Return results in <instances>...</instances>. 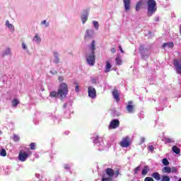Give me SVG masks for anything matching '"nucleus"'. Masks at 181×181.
<instances>
[{"label": "nucleus", "mask_w": 181, "mask_h": 181, "mask_svg": "<svg viewBox=\"0 0 181 181\" xmlns=\"http://www.w3.org/2000/svg\"><path fill=\"white\" fill-rule=\"evenodd\" d=\"M168 47H170V49H173L175 45L173 42H167Z\"/></svg>", "instance_id": "f704fd0d"}, {"label": "nucleus", "mask_w": 181, "mask_h": 181, "mask_svg": "<svg viewBox=\"0 0 181 181\" xmlns=\"http://www.w3.org/2000/svg\"><path fill=\"white\" fill-rule=\"evenodd\" d=\"M112 94L115 100H116V101L118 103V101H119V93H118V89L115 88L113 90V91L112 92Z\"/></svg>", "instance_id": "ddd939ff"}, {"label": "nucleus", "mask_w": 181, "mask_h": 181, "mask_svg": "<svg viewBox=\"0 0 181 181\" xmlns=\"http://www.w3.org/2000/svg\"><path fill=\"white\" fill-rule=\"evenodd\" d=\"M144 181H154L153 180V178L151 177H146L145 179H144Z\"/></svg>", "instance_id": "ea45409f"}, {"label": "nucleus", "mask_w": 181, "mask_h": 181, "mask_svg": "<svg viewBox=\"0 0 181 181\" xmlns=\"http://www.w3.org/2000/svg\"><path fill=\"white\" fill-rule=\"evenodd\" d=\"M163 173H172V168L170 167H164L163 168Z\"/></svg>", "instance_id": "4be33fe9"}, {"label": "nucleus", "mask_w": 181, "mask_h": 181, "mask_svg": "<svg viewBox=\"0 0 181 181\" xmlns=\"http://www.w3.org/2000/svg\"><path fill=\"white\" fill-rule=\"evenodd\" d=\"M126 109L129 114H133V112H135V105H134V102L129 101Z\"/></svg>", "instance_id": "1a4fd4ad"}, {"label": "nucleus", "mask_w": 181, "mask_h": 181, "mask_svg": "<svg viewBox=\"0 0 181 181\" xmlns=\"http://www.w3.org/2000/svg\"><path fill=\"white\" fill-rule=\"evenodd\" d=\"M6 26L9 28V30H11V32L12 33H13V32H15V26H13V24H11V23H9V20H7V21H6Z\"/></svg>", "instance_id": "4468645a"}, {"label": "nucleus", "mask_w": 181, "mask_h": 181, "mask_svg": "<svg viewBox=\"0 0 181 181\" xmlns=\"http://www.w3.org/2000/svg\"><path fill=\"white\" fill-rule=\"evenodd\" d=\"M166 46H168V42H165L163 44V47H166Z\"/></svg>", "instance_id": "09e8293b"}, {"label": "nucleus", "mask_w": 181, "mask_h": 181, "mask_svg": "<svg viewBox=\"0 0 181 181\" xmlns=\"http://www.w3.org/2000/svg\"><path fill=\"white\" fill-rule=\"evenodd\" d=\"M142 1H139L136 5V11H139L141 9V6H142Z\"/></svg>", "instance_id": "b1692460"}, {"label": "nucleus", "mask_w": 181, "mask_h": 181, "mask_svg": "<svg viewBox=\"0 0 181 181\" xmlns=\"http://www.w3.org/2000/svg\"><path fill=\"white\" fill-rule=\"evenodd\" d=\"M111 52L112 53H115V48H112Z\"/></svg>", "instance_id": "8fccbe9b"}, {"label": "nucleus", "mask_w": 181, "mask_h": 181, "mask_svg": "<svg viewBox=\"0 0 181 181\" xmlns=\"http://www.w3.org/2000/svg\"><path fill=\"white\" fill-rule=\"evenodd\" d=\"M93 24L94 28L96 29V30H98V28H99V25H98V22L97 21H93Z\"/></svg>", "instance_id": "2f4dec72"}, {"label": "nucleus", "mask_w": 181, "mask_h": 181, "mask_svg": "<svg viewBox=\"0 0 181 181\" xmlns=\"http://www.w3.org/2000/svg\"><path fill=\"white\" fill-rule=\"evenodd\" d=\"M0 134H2V131L0 130Z\"/></svg>", "instance_id": "6e6d98bb"}, {"label": "nucleus", "mask_w": 181, "mask_h": 181, "mask_svg": "<svg viewBox=\"0 0 181 181\" xmlns=\"http://www.w3.org/2000/svg\"><path fill=\"white\" fill-rule=\"evenodd\" d=\"M93 36L91 35V33H90V30H87L85 34V39H91Z\"/></svg>", "instance_id": "5701e85b"}, {"label": "nucleus", "mask_w": 181, "mask_h": 181, "mask_svg": "<svg viewBox=\"0 0 181 181\" xmlns=\"http://www.w3.org/2000/svg\"><path fill=\"white\" fill-rule=\"evenodd\" d=\"M8 54H11V49L7 48L6 51L4 52L3 56H8Z\"/></svg>", "instance_id": "c756f323"}, {"label": "nucleus", "mask_w": 181, "mask_h": 181, "mask_svg": "<svg viewBox=\"0 0 181 181\" xmlns=\"http://www.w3.org/2000/svg\"><path fill=\"white\" fill-rule=\"evenodd\" d=\"M46 26H47V27L49 26V23H47V24L46 25Z\"/></svg>", "instance_id": "5fc2aeb1"}, {"label": "nucleus", "mask_w": 181, "mask_h": 181, "mask_svg": "<svg viewBox=\"0 0 181 181\" xmlns=\"http://www.w3.org/2000/svg\"><path fill=\"white\" fill-rule=\"evenodd\" d=\"M54 63H55L56 64L60 63V58H59V53L54 52Z\"/></svg>", "instance_id": "dca6fc26"}, {"label": "nucleus", "mask_w": 181, "mask_h": 181, "mask_svg": "<svg viewBox=\"0 0 181 181\" xmlns=\"http://www.w3.org/2000/svg\"><path fill=\"white\" fill-rule=\"evenodd\" d=\"M115 60L118 66H121V64H122V59H121V55H117Z\"/></svg>", "instance_id": "412c9836"}, {"label": "nucleus", "mask_w": 181, "mask_h": 181, "mask_svg": "<svg viewBox=\"0 0 181 181\" xmlns=\"http://www.w3.org/2000/svg\"><path fill=\"white\" fill-rule=\"evenodd\" d=\"M111 67L112 66H111V64L110 63V62H107L105 73H110V71H111Z\"/></svg>", "instance_id": "f3484780"}, {"label": "nucleus", "mask_w": 181, "mask_h": 181, "mask_svg": "<svg viewBox=\"0 0 181 181\" xmlns=\"http://www.w3.org/2000/svg\"><path fill=\"white\" fill-rule=\"evenodd\" d=\"M58 80L60 83H62V81H64V78L62 76H58Z\"/></svg>", "instance_id": "c9c22d12"}, {"label": "nucleus", "mask_w": 181, "mask_h": 181, "mask_svg": "<svg viewBox=\"0 0 181 181\" xmlns=\"http://www.w3.org/2000/svg\"><path fill=\"white\" fill-rule=\"evenodd\" d=\"M147 15L152 16L156 11H158V7L156 6V1L155 0H148L147 1Z\"/></svg>", "instance_id": "7ed1b4c3"}, {"label": "nucleus", "mask_w": 181, "mask_h": 181, "mask_svg": "<svg viewBox=\"0 0 181 181\" xmlns=\"http://www.w3.org/2000/svg\"><path fill=\"white\" fill-rule=\"evenodd\" d=\"M41 23H42V25H45V23H46V20L42 21Z\"/></svg>", "instance_id": "3c124183"}, {"label": "nucleus", "mask_w": 181, "mask_h": 181, "mask_svg": "<svg viewBox=\"0 0 181 181\" xmlns=\"http://www.w3.org/2000/svg\"><path fill=\"white\" fill-rule=\"evenodd\" d=\"M88 97L90 98H95V97H97V91L93 86H89L88 88Z\"/></svg>", "instance_id": "6e6552de"}, {"label": "nucleus", "mask_w": 181, "mask_h": 181, "mask_svg": "<svg viewBox=\"0 0 181 181\" xmlns=\"http://www.w3.org/2000/svg\"><path fill=\"white\" fill-rule=\"evenodd\" d=\"M139 166L134 168V175H138V171L139 170Z\"/></svg>", "instance_id": "79ce46f5"}, {"label": "nucleus", "mask_w": 181, "mask_h": 181, "mask_svg": "<svg viewBox=\"0 0 181 181\" xmlns=\"http://www.w3.org/2000/svg\"><path fill=\"white\" fill-rule=\"evenodd\" d=\"M119 144L122 148H128V146L131 145V141L129 140V137H124L122 140L120 141Z\"/></svg>", "instance_id": "0eeeda50"}, {"label": "nucleus", "mask_w": 181, "mask_h": 181, "mask_svg": "<svg viewBox=\"0 0 181 181\" xmlns=\"http://www.w3.org/2000/svg\"><path fill=\"white\" fill-rule=\"evenodd\" d=\"M33 40H35V42H40V37L37 34L34 37Z\"/></svg>", "instance_id": "72a5a7b5"}, {"label": "nucleus", "mask_w": 181, "mask_h": 181, "mask_svg": "<svg viewBox=\"0 0 181 181\" xmlns=\"http://www.w3.org/2000/svg\"><path fill=\"white\" fill-rule=\"evenodd\" d=\"M51 74H57V71L52 69L50 71Z\"/></svg>", "instance_id": "c03bdc74"}, {"label": "nucleus", "mask_w": 181, "mask_h": 181, "mask_svg": "<svg viewBox=\"0 0 181 181\" xmlns=\"http://www.w3.org/2000/svg\"><path fill=\"white\" fill-rule=\"evenodd\" d=\"M119 50H120L122 53H124V49H122V47H121V45L119 46Z\"/></svg>", "instance_id": "49530a36"}, {"label": "nucleus", "mask_w": 181, "mask_h": 181, "mask_svg": "<svg viewBox=\"0 0 181 181\" xmlns=\"http://www.w3.org/2000/svg\"><path fill=\"white\" fill-rule=\"evenodd\" d=\"M1 156H6V150L5 148H2L0 152Z\"/></svg>", "instance_id": "7c9ffc66"}, {"label": "nucleus", "mask_w": 181, "mask_h": 181, "mask_svg": "<svg viewBox=\"0 0 181 181\" xmlns=\"http://www.w3.org/2000/svg\"><path fill=\"white\" fill-rule=\"evenodd\" d=\"M178 181H181V178H180V179L178 180Z\"/></svg>", "instance_id": "4d7b16f0"}, {"label": "nucleus", "mask_w": 181, "mask_h": 181, "mask_svg": "<svg viewBox=\"0 0 181 181\" xmlns=\"http://www.w3.org/2000/svg\"><path fill=\"white\" fill-rule=\"evenodd\" d=\"M106 175H107L108 177H105L106 180L112 181L114 180V175L115 172L112 168H107L105 170Z\"/></svg>", "instance_id": "39448f33"}, {"label": "nucleus", "mask_w": 181, "mask_h": 181, "mask_svg": "<svg viewBox=\"0 0 181 181\" xmlns=\"http://www.w3.org/2000/svg\"><path fill=\"white\" fill-rule=\"evenodd\" d=\"M162 161L164 166L169 165V160H168V158H163Z\"/></svg>", "instance_id": "cd10ccee"}, {"label": "nucleus", "mask_w": 181, "mask_h": 181, "mask_svg": "<svg viewBox=\"0 0 181 181\" xmlns=\"http://www.w3.org/2000/svg\"><path fill=\"white\" fill-rule=\"evenodd\" d=\"M101 181H110V180H107L106 177H104V176H103Z\"/></svg>", "instance_id": "de8ad7c7"}, {"label": "nucleus", "mask_w": 181, "mask_h": 181, "mask_svg": "<svg viewBox=\"0 0 181 181\" xmlns=\"http://www.w3.org/2000/svg\"><path fill=\"white\" fill-rule=\"evenodd\" d=\"M30 155H32V152L30 151L26 152L21 151L18 154V159L21 162H25L26 159H28Z\"/></svg>", "instance_id": "20e7f679"}, {"label": "nucleus", "mask_w": 181, "mask_h": 181, "mask_svg": "<svg viewBox=\"0 0 181 181\" xmlns=\"http://www.w3.org/2000/svg\"><path fill=\"white\" fill-rule=\"evenodd\" d=\"M148 172H149V167L145 166L141 171V175L143 176H146V175H148Z\"/></svg>", "instance_id": "a211bd4d"}, {"label": "nucleus", "mask_w": 181, "mask_h": 181, "mask_svg": "<svg viewBox=\"0 0 181 181\" xmlns=\"http://www.w3.org/2000/svg\"><path fill=\"white\" fill-rule=\"evenodd\" d=\"M22 48H23L24 50L28 49V47L26 46V44L23 43V44H22Z\"/></svg>", "instance_id": "37998d69"}, {"label": "nucleus", "mask_w": 181, "mask_h": 181, "mask_svg": "<svg viewBox=\"0 0 181 181\" xmlns=\"http://www.w3.org/2000/svg\"><path fill=\"white\" fill-rule=\"evenodd\" d=\"M90 54L87 56L86 60L89 66L95 64V40H93L90 46Z\"/></svg>", "instance_id": "f03ea898"}, {"label": "nucleus", "mask_w": 181, "mask_h": 181, "mask_svg": "<svg viewBox=\"0 0 181 181\" xmlns=\"http://www.w3.org/2000/svg\"><path fill=\"white\" fill-rule=\"evenodd\" d=\"M81 21H82L83 25H84V23H86L87 21H88V11L87 10H86L83 12V14L82 15V17H81Z\"/></svg>", "instance_id": "f8f14e48"}, {"label": "nucleus", "mask_w": 181, "mask_h": 181, "mask_svg": "<svg viewBox=\"0 0 181 181\" xmlns=\"http://www.w3.org/2000/svg\"><path fill=\"white\" fill-rule=\"evenodd\" d=\"M172 151L174 152V153H176V155H179V153H180V148H179L177 146H173Z\"/></svg>", "instance_id": "6ab92c4d"}, {"label": "nucleus", "mask_w": 181, "mask_h": 181, "mask_svg": "<svg viewBox=\"0 0 181 181\" xmlns=\"http://www.w3.org/2000/svg\"><path fill=\"white\" fill-rule=\"evenodd\" d=\"M68 93H69V86H67V83H62L59 85L58 91L51 92L49 94V97L54 98L56 97L59 96L60 100H63V98H66V95H67Z\"/></svg>", "instance_id": "f257e3e1"}, {"label": "nucleus", "mask_w": 181, "mask_h": 181, "mask_svg": "<svg viewBox=\"0 0 181 181\" xmlns=\"http://www.w3.org/2000/svg\"><path fill=\"white\" fill-rule=\"evenodd\" d=\"M63 107H64V108H66V107H67V103L64 104Z\"/></svg>", "instance_id": "603ef678"}, {"label": "nucleus", "mask_w": 181, "mask_h": 181, "mask_svg": "<svg viewBox=\"0 0 181 181\" xmlns=\"http://www.w3.org/2000/svg\"><path fill=\"white\" fill-rule=\"evenodd\" d=\"M144 142H145V137H141L140 144H144Z\"/></svg>", "instance_id": "a18cd8bd"}, {"label": "nucleus", "mask_w": 181, "mask_h": 181, "mask_svg": "<svg viewBox=\"0 0 181 181\" xmlns=\"http://www.w3.org/2000/svg\"><path fill=\"white\" fill-rule=\"evenodd\" d=\"M30 148L32 151H35L36 149V143H30Z\"/></svg>", "instance_id": "bb28decb"}, {"label": "nucleus", "mask_w": 181, "mask_h": 181, "mask_svg": "<svg viewBox=\"0 0 181 181\" xmlns=\"http://www.w3.org/2000/svg\"><path fill=\"white\" fill-rule=\"evenodd\" d=\"M76 86H75V91H76V93H78L80 91V87L78 86V83H76Z\"/></svg>", "instance_id": "e433bc0d"}, {"label": "nucleus", "mask_w": 181, "mask_h": 181, "mask_svg": "<svg viewBox=\"0 0 181 181\" xmlns=\"http://www.w3.org/2000/svg\"><path fill=\"white\" fill-rule=\"evenodd\" d=\"M21 137H19V136L14 134L13 135V141H15L16 142H18V141H20Z\"/></svg>", "instance_id": "473e14b6"}, {"label": "nucleus", "mask_w": 181, "mask_h": 181, "mask_svg": "<svg viewBox=\"0 0 181 181\" xmlns=\"http://www.w3.org/2000/svg\"><path fill=\"white\" fill-rule=\"evenodd\" d=\"M95 139H98V136H95Z\"/></svg>", "instance_id": "864d4df0"}, {"label": "nucleus", "mask_w": 181, "mask_h": 181, "mask_svg": "<svg viewBox=\"0 0 181 181\" xmlns=\"http://www.w3.org/2000/svg\"><path fill=\"white\" fill-rule=\"evenodd\" d=\"M123 4L124 6V11L128 12L131 9V0H123Z\"/></svg>", "instance_id": "9b49d317"}, {"label": "nucleus", "mask_w": 181, "mask_h": 181, "mask_svg": "<svg viewBox=\"0 0 181 181\" xmlns=\"http://www.w3.org/2000/svg\"><path fill=\"white\" fill-rule=\"evenodd\" d=\"M19 104V100L18 99L15 98L12 101V105L13 107H18V105Z\"/></svg>", "instance_id": "393cba45"}, {"label": "nucleus", "mask_w": 181, "mask_h": 181, "mask_svg": "<svg viewBox=\"0 0 181 181\" xmlns=\"http://www.w3.org/2000/svg\"><path fill=\"white\" fill-rule=\"evenodd\" d=\"M114 176H115V177H118V176H119V170H117L115 171Z\"/></svg>", "instance_id": "58836bf2"}, {"label": "nucleus", "mask_w": 181, "mask_h": 181, "mask_svg": "<svg viewBox=\"0 0 181 181\" xmlns=\"http://www.w3.org/2000/svg\"><path fill=\"white\" fill-rule=\"evenodd\" d=\"M119 127V119H113L110 122L109 125L110 129H117V128Z\"/></svg>", "instance_id": "9d476101"}, {"label": "nucleus", "mask_w": 181, "mask_h": 181, "mask_svg": "<svg viewBox=\"0 0 181 181\" xmlns=\"http://www.w3.org/2000/svg\"><path fill=\"white\" fill-rule=\"evenodd\" d=\"M174 66L178 74H181V59H174L173 61Z\"/></svg>", "instance_id": "423d86ee"}, {"label": "nucleus", "mask_w": 181, "mask_h": 181, "mask_svg": "<svg viewBox=\"0 0 181 181\" xmlns=\"http://www.w3.org/2000/svg\"><path fill=\"white\" fill-rule=\"evenodd\" d=\"M155 148L153 147V146H148V151L151 152H153Z\"/></svg>", "instance_id": "a19ab883"}, {"label": "nucleus", "mask_w": 181, "mask_h": 181, "mask_svg": "<svg viewBox=\"0 0 181 181\" xmlns=\"http://www.w3.org/2000/svg\"><path fill=\"white\" fill-rule=\"evenodd\" d=\"M161 181H170V177H169L168 175H163Z\"/></svg>", "instance_id": "a878e982"}, {"label": "nucleus", "mask_w": 181, "mask_h": 181, "mask_svg": "<svg viewBox=\"0 0 181 181\" xmlns=\"http://www.w3.org/2000/svg\"><path fill=\"white\" fill-rule=\"evenodd\" d=\"M171 172L172 173H176V172H177V168H176V167H173L171 168Z\"/></svg>", "instance_id": "4c0bfd02"}, {"label": "nucleus", "mask_w": 181, "mask_h": 181, "mask_svg": "<svg viewBox=\"0 0 181 181\" xmlns=\"http://www.w3.org/2000/svg\"><path fill=\"white\" fill-rule=\"evenodd\" d=\"M144 51H145V47H144V45H140V47H139V53L141 54H144Z\"/></svg>", "instance_id": "c85d7f7f"}, {"label": "nucleus", "mask_w": 181, "mask_h": 181, "mask_svg": "<svg viewBox=\"0 0 181 181\" xmlns=\"http://www.w3.org/2000/svg\"><path fill=\"white\" fill-rule=\"evenodd\" d=\"M163 142H165V144H172L173 142H175V141H173V139H170V138H168V137H165L163 139Z\"/></svg>", "instance_id": "aec40b11"}, {"label": "nucleus", "mask_w": 181, "mask_h": 181, "mask_svg": "<svg viewBox=\"0 0 181 181\" xmlns=\"http://www.w3.org/2000/svg\"><path fill=\"white\" fill-rule=\"evenodd\" d=\"M151 177H153V179H155V180H157V181L160 180V174H159V173H158V172L153 173L151 175Z\"/></svg>", "instance_id": "2eb2a0df"}]
</instances>
